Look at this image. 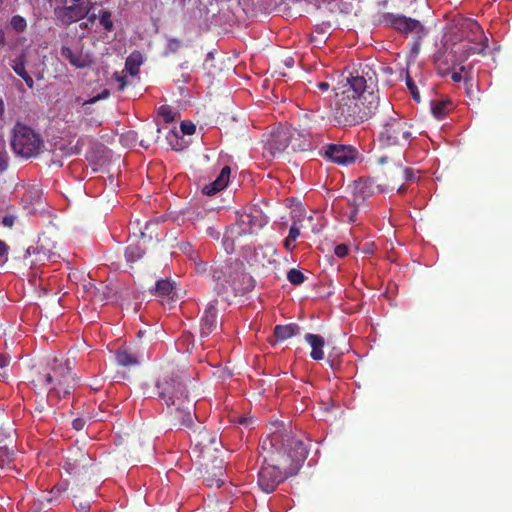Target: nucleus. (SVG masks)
<instances>
[{
    "instance_id": "22",
    "label": "nucleus",
    "mask_w": 512,
    "mask_h": 512,
    "mask_svg": "<svg viewBox=\"0 0 512 512\" xmlns=\"http://www.w3.org/2000/svg\"><path fill=\"white\" fill-rule=\"evenodd\" d=\"M145 355L143 352H130L128 350H119L116 353V361L120 366L129 367L139 364Z\"/></svg>"
},
{
    "instance_id": "14",
    "label": "nucleus",
    "mask_w": 512,
    "mask_h": 512,
    "mask_svg": "<svg viewBox=\"0 0 512 512\" xmlns=\"http://www.w3.org/2000/svg\"><path fill=\"white\" fill-rule=\"evenodd\" d=\"M93 5L94 3L89 2V7L87 8L83 7L82 4L56 6L54 8V16L62 25L68 26L86 17Z\"/></svg>"
},
{
    "instance_id": "50",
    "label": "nucleus",
    "mask_w": 512,
    "mask_h": 512,
    "mask_svg": "<svg viewBox=\"0 0 512 512\" xmlns=\"http://www.w3.org/2000/svg\"><path fill=\"white\" fill-rule=\"evenodd\" d=\"M295 240H290L289 237H286L285 240H284V247L285 249H287L288 251H293L294 248H295V244H294Z\"/></svg>"
},
{
    "instance_id": "57",
    "label": "nucleus",
    "mask_w": 512,
    "mask_h": 512,
    "mask_svg": "<svg viewBox=\"0 0 512 512\" xmlns=\"http://www.w3.org/2000/svg\"><path fill=\"white\" fill-rule=\"evenodd\" d=\"M5 418H7L6 413H5V409L0 407V422L2 420H5Z\"/></svg>"
},
{
    "instance_id": "59",
    "label": "nucleus",
    "mask_w": 512,
    "mask_h": 512,
    "mask_svg": "<svg viewBox=\"0 0 512 512\" xmlns=\"http://www.w3.org/2000/svg\"><path fill=\"white\" fill-rule=\"evenodd\" d=\"M464 81H465V85H466V87H468V86H471V87H472L471 79L465 78V79H464Z\"/></svg>"
},
{
    "instance_id": "60",
    "label": "nucleus",
    "mask_w": 512,
    "mask_h": 512,
    "mask_svg": "<svg viewBox=\"0 0 512 512\" xmlns=\"http://www.w3.org/2000/svg\"><path fill=\"white\" fill-rule=\"evenodd\" d=\"M5 38L3 32L0 30V44H4Z\"/></svg>"
},
{
    "instance_id": "54",
    "label": "nucleus",
    "mask_w": 512,
    "mask_h": 512,
    "mask_svg": "<svg viewBox=\"0 0 512 512\" xmlns=\"http://www.w3.org/2000/svg\"><path fill=\"white\" fill-rule=\"evenodd\" d=\"M3 224L6 227H12L14 224V217L13 216H5L3 218Z\"/></svg>"
},
{
    "instance_id": "58",
    "label": "nucleus",
    "mask_w": 512,
    "mask_h": 512,
    "mask_svg": "<svg viewBox=\"0 0 512 512\" xmlns=\"http://www.w3.org/2000/svg\"><path fill=\"white\" fill-rule=\"evenodd\" d=\"M387 161H388V157H387V156H381V157H379V159H378V163H379V164H384V163H386Z\"/></svg>"
},
{
    "instance_id": "11",
    "label": "nucleus",
    "mask_w": 512,
    "mask_h": 512,
    "mask_svg": "<svg viewBox=\"0 0 512 512\" xmlns=\"http://www.w3.org/2000/svg\"><path fill=\"white\" fill-rule=\"evenodd\" d=\"M268 223V218L262 210L256 206L249 207L239 215L237 226L239 235L252 234L263 228Z\"/></svg>"
},
{
    "instance_id": "4",
    "label": "nucleus",
    "mask_w": 512,
    "mask_h": 512,
    "mask_svg": "<svg viewBox=\"0 0 512 512\" xmlns=\"http://www.w3.org/2000/svg\"><path fill=\"white\" fill-rule=\"evenodd\" d=\"M30 382L36 389H47V401H59L70 395L76 384L68 359L54 358L42 370L32 374Z\"/></svg>"
},
{
    "instance_id": "61",
    "label": "nucleus",
    "mask_w": 512,
    "mask_h": 512,
    "mask_svg": "<svg viewBox=\"0 0 512 512\" xmlns=\"http://www.w3.org/2000/svg\"><path fill=\"white\" fill-rule=\"evenodd\" d=\"M144 142H145V141H144V139H142V140L140 141V144H141L143 147L148 148V147H149V143L145 144Z\"/></svg>"
},
{
    "instance_id": "6",
    "label": "nucleus",
    "mask_w": 512,
    "mask_h": 512,
    "mask_svg": "<svg viewBox=\"0 0 512 512\" xmlns=\"http://www.w3.org/2000/svg\"><path fill=\"white\" fill-rule=\"evenodd\" d=\"M260 456L263 458V465L258 472L257 484L265 493H272L278 485L291 477L287 472L292 471L284 461H279L271 454L266 455L259 449Z\"/></svg>"
},
{
    "instance_id": "17",
    "label": "nucleus",
    "mask_w": 512,
    "mask_h": 512,
    "mask_svg": "<svg viewBox=\"0 0 512 512\" xmlns=\"http://www.w3.org/2000/svg\"><path fill=\"white\" fill-rule=\"evenodd\" d=\"M217 304L218 301L216 299L212 300L204 310L200 322L201 337H208L217 329Z\"/></svg>"
},
{
    "instance_id": "28",
    "label": "nucleus",
    "mask_w": 512,
    "mask_h": 512,
    "mask_svg": "<svg viewBox=\"0 0 512 512\" xmlns=\"http://www.w3.org/2000/svg\"><path fill=\"white\" fill-rule=\"evenodd\" d=\"M144 254L143 249L139 245H129L125 250V257L127 262L134 263L139 260Z\"/></svg>"
},
{
    "instance_id": "24",
    "label": "nucleus",
    "mask_w": 512,
    "mask_h": 512,
    "mask_svg": "<svg viewBox=\"0 0 512 512\" xmlns=\"http://www.w3.org/2000/svg\"><path fill=\"white\" fill-rule=\"evenodd\" d=\"M300 327L295 323H290L287 325H276L274 327V336L277 341H285L294 335L298 334Z\"/></svg>"
},
{
    "instance_id": "48",
    "label": "nucleus",
    "mask_w": 512,
    "mask_h": 512,
    "mask_svg": "<svg viewBox=\"0 0 512 512\" xmlns=\"http://www.w3.org/2000/svg\"><path fill=\"white\" fill-rule=\"evenodd\" d=\"M403 173H404V178L407 181H412V180H415V178H416L415 174H414V170L411 168H405L403 170Z\"/></svg>"
},
{
    "instance_id": "49",
    "label": "nucleus",
    "mask_w": 512,
    "mask_h": 512,
    "mask_svg": "<svg viewBox=\"0 0 512 512\" xmlns=\"http://www.w3.org/2000/svg\"><path fill=\"white\" fill-rule=\"evenodd\" d=\"M465 71V66H461L460 68V72H453L451 74V79L454 81V82H460L462 80V75L461 73Z\"/></svg>"
},
{
    "instance_id": "53",
    "label": "nucleus",
    "mask_w": 512,
    "mask_h": 512,
    "mask_svg": "<svg viewBox=\"0 0 512 512\" xmlns=\"http://www.w3.org/2000/svg\"><path fill=\"white\" fill-rule=\"evenodd\" d=\"M316 87L321 91H327L330 88V84L327 81L318 82Z\"/></svg>"
},
{
    "instance_id": "30",
    "label": "nucleus",
    "mask_w": 512,
    "mask_h": 512,
    "mask_svg": "<svg viewBox=\"0 0 512 512\" xmlns=\"http://www.w3.org/2000/svg\"><path fill=\"white\" fill-rule=\"evenodd\" d=\"M288 281L293 285H301L305 282L306 277L299 269L292 268L287 273Z\"/></svg>"
},
{
    "instance_id": "35",
    "label": "nucleus",
    "mask_w": 512,
    "mask_h": 512,
    "mask_svg": "<svg viewBox=\"0 0 512 512\" xmlns=\"http://www.w3.org/2000/svg\"><path fill=\"white\" fill-rule=\"evenodd\" d=\"M11 27L18 33L24 32L27 28V22L24 17L15 15L10 21Z\"/></svg>"
},
{
    "instance_id": "26",
    "label": "nucleus",
    "mask_w": 512,
    "mask_h": 512,
    "mask_svg": "<svg viewBox=\"0 0 512 512\" xmlns=\"http://www.w3.org/2000/svg\"><path fill=\"white\" fill-rule=\"evenodd\" d=\"M154 293L158 296H168L172 299L175 295L174 282L169 279L158 280L155 284Z\"/></svg>"
},
{
    "instance_id": "21",
    "label": "nucleus",
    "mask_w": 512,
    "mask_h": 512,
    "mask_svg": "<svg viewBox=\"0 0 512 512\" xmlns=\"http://www.w3.org/2000/svg\"><path fill=\"white\" fill-rule=\"evenodd\" d=\"M305 341L311 347L310 356L313 360L320 361L324 358V338L318 334L307 333L305 335Z\"/></svg>"
},
{
    "instance_id": "51",
    "label": "nucleus",
    "mask_w": 512,
    "mask_h": 512,
    "mask_svg": "<svg viewBox=\"0 0 512 512\" xmlns=\"http://www.w3.org/2000/svg\"><path fill=\"white\" fill-rule=\"evenodd\" d=\"M195 270L197 273H205L207 270V265L204 262H195Z\"/></svg>"
},
{
    "instance_id": "46",
    "label": "nucleus",
    "mask_w": 512,
    "mask_h": 512,
    "mask_svg": "<svg viewBox=\"0 0 512 512\" xmlns=\"http://www.w3.org/2000/svg\"><path fill=\"white\" fill-rule=\"evenodd\" d=\"M85 426V420L82 419V418H75L73 421H72V427L77 430V431H80L84 428Z\"/></svg>"
},
{
    "instance_id": "9",
    "label": "nucleus",
    "mask_w": 512,
    "mask_h": 512,
    "mask_svg": "<svg viewBox=\"0 0 512 512\" xmlns=\"http://www.w3.org/2000/svg\"><path fill=\"white\" fill-rule=\"evenodd\" d=\"M291 138V128H278L273 131L264 143L263 157L272 160L281 156L289 149Z\"/></svg>"
},
{
    "instance_id": "3",
    "label": "nucleus",
    "mask_w": 512,
    "mask_h": 512,
    "mask_svg": "<svg viewBox=\"0 0 512 512\" xmlns=\"http://www.w3.org/2000/svg\"><path fill=\"white\" fill-rule=\"evenodd\" d=\"M377 142L382 149L405 151L416 139L412 123L396 112L389 102L377 110Z\"/></svg>"
},
{
    "instance_id": "38",
    "label": "nucleus",
    "mask_w": 512,
    "mask_h": 512,
    "mask_svg": "<svg viewBox=\"0 0 512 512\" xmlns=\"http://www.w3.org/2000/svg\"><path fill=\"white\" fill-rule=\"evenodd\" d=\"M180 130L184 135H192L196 131V126L191 121H183Z\"/></svg>"
},
{
    "instance_id": "25",
    "label": "nucleus",
    "mask_w": 512,
    "mask_h": 512,
    "mask_svg": "<svg viewBox=\"0 0 512 512\" xmlns=\"http://www.w3.org/2000/svg\"><path fill=\"white\" fill-rule=\"evenodd\" d=\"M291 133L289 149L292 152L306 151L310 146L308 139L295 129H291Z\"/></svg>"
},
{
    "instance_id": "56",
    "label": "nucleus",
    "mask_w": 512,
    "mask_h": 512,
    "mask_svg": "<svg viewBox=\"0 0 512 512\" xmlns=\"http://www.w3.org/2000/svg\"><path fill=\"white\" fill-rule=\"evenodd\" d=\"M5 111V105L3 99L0 97V117L4 114Z\"/></svg>"
},
{
    "instance_id": "20",
    "label": "nucleus",
    "mask_w": 512,
    "mask_h": 512,
    "mask_svg": "<svg viewBox=\"0 0 512 512\" xmlns=\"http://www.w3.org/2000/svg\"><path fill=\"white\" fill-rule=\"evenodd\" d=\"M27 62V55L22 51L18 56L10 61V66L13 71L26 83L29 88H33L34 80L26 71L25 65Z\"/></svg>"
},
{
    "instance_id": "40",
    "label": "nucleus",
    "mask_w": 512,
    "mask_h": 512,
    "mask_svg": "<svg viewBox=\"0 0 512 512\" xmlns=\"http://www.w3.org/2000/svg\"><path fill=\"white\" fill-rule=\"evenodd\" d=\"M206 483H207V486L209 487H217V488H220L224 481L220 478V477H213V478H210V477H207L205 479Z\"/></svg>"
},
{
    "instance_id": "33",
    "label": "nucleus",
    "mask_w": 512,
    "mask_h": 512,
    "mask_svg": "<svg viewBox=\"0 0 512 512\" xmlns=\"http://www.w3.org/2000/svg\"><path fill=\"white\" fill-rule=\"evenodd\" d=\"M47 403H48V405L50 406V409H48V408L46 407V404L44 403L43 399H41V401H40V402H38V403H37V406L35 407V410H34V416H35V415H39V416H40V417H39V419L41 420V419H42V416H41V415H42L44 412L51 413L52 415H54V414H55V410L53 409V406H54V404H55L56 402H55V401H52V402H48V401H47Z\"/></svg>"
},
{
    "instance_id": "41",
    "label": "nucleus",
    "mask_w": 512,
    "mask_h": 512,
    "mask_svg": "<svg viewBox=\"0 0 512 512\" xmlns=\"http://www.w3.org/2000/svg\"><path fill=\"white\" fill-rule=\"evenodd\" d=\"M8 246L5 242L0 240V265L7 261Z\"/></svg>"
},
{
    "instance_id": "5",
    "label": "nucleus",
    "mask_w": 512,
    "mask_h": 512,
    "mask_svg": "<svg viewBox=\"0 0 512 512\" xmlns=\"http://www.w3.org/2000/svg\"><path fill=\"white\" fill-rule=\"evenodd\" d=\"M188 382L189 377L183 371H167L156 382L157 395L168 408L176 404L182 405L189 396Z\"/></svg>"
},
{
    "instance_id": "55",
    "label": "nucleus",
    "mask_w": 512,
    "mask_h": 512,
    "mask_svg": "<svg viewBox=\"0 0 512 512\" xmlns=\"http://www.w3.org/2000/svg\"><path fill=\"white\" fill-rule=\"evenodd\" d=\"M9 363V359L3 355V354H0V369H3L5 368Z\"/></svg>"
},
{
    "instance_id": "23",
    "label": "nucleus",
    "mask_w": 512,
    "mask_h": 512,
    "mask_svg": "<svg viewBox=\"0 0 512 512\" xmlns=\"http://www.w3.org/2000/svg\"><path fill=\"white\" fill-rule=\"evenodd\" d=\"M370 187H371V183L366 182L362 187L356 188V190L354 192L353 200L351 202L352 210L349 215V222H356L358 207L364 201L365 195H366V190H369Z\"/></svg>"
},
{
    "instance_id": "10",
    "label": "nucleus",
    "mask_w": 512,
    "mask_h": 512,
    "mask_svg": "<svg viewBox=\"0 0 512 512\" xmlns=\"http://www.w3.org/2000/svg\"><path fill=\"white\" fill-rule=\"evenodd\" d=\"M466 27L473 34V37L470 38L469 41L475 43V45H459L455 53L460 55V61H464L471 55L484 53L485 49L488 47V39L485 37L481 26L476 21H467Z\"/></svg>"
},
{
    "instance_id": "19",
    "label": "nucleus",
    "mask_w": 512,
    "mask_h": 512,
    "mask_svg": "<svg viewBox=\"0 0 512 512\" xmlns=\"http://www.w3.org/2000/svg\"><path fill=\"white\" fill-rule=\"evenodd\" d=\"M230 174L231 168L229 166L223 167L217 178L213 182L206 184L202 188L203 194L212 196L217 192L223 190L229 183Z\"/></svg>"
},
{
    "instance_id": "37",
    "label": "nucleus",
    "mask_w": 512,
    "mask_h": 512,
    "mask_svg": "<svg viewBox=\"0 0 512 512\" xmlns=\"http://www.w3.org/2000/svg\"><path fill=\"white\" fill-rule=\"evenodd\" d=\"M303 228V225L301 224L300 221H293L290 229H289V233H288V236L290 238V240H295L299 237L300 235V230Z\"/></svg>"
},
{
    "instance_id": "32",
    "label": "nucleus",
    "mask_w": 512,
    "mask_h": 512,
    "mask_svg": "<svg viewBox=\"0 0 512 512\" xmlns=\"http://www.w3.org/2000/svg\"><path fill=\"white\" fill-rule=\"evenodd\" d=\"M158 115L164 120L165 123H172L175 120L176 113L169 105H162L158 108Z\"/></svg>"
},
{
    "instance_id": "7",
    "label": "nucleus",
    "mask_w": 512,
    "mask_h": 512,
    "mask_svg": "<svg viewBox=\"0 0 512 512\" xmlns=\"http://www.w3.org/2000/svg\"><path fill=\"white\" fill-rule=\"evenodd\" d=\"M11 146L15 154L29 159L41 153L44 148V141L34 129L17 122L13 128Z\"/></svg>"
},
{
    "instance_id": "13",
    "label": "nucleus",
    "mask_w": 512,
    "mask_h": 512,
    "mask_svg": "<svg viewBox=\"0 0 512 512\" xmlns=\"http://www.w3.org/2000/svg\"><path fill=\"white\" fill-rule=\"evenodd\" d=\"M320 153L324 158L339 165L353 164L358 154L353 146L343 144H326Z\"/></svg>"
},
{
    "instance_id": "29",
    "label": "nucleus",
    "mask_w": 512,
    "mask_h": 512,
    "mask_svg": "<svg viewBox=\"0 0 512 512\" xmlns=\"http://www.w3.org/2000/svg\"><path fill=\"white\" fill-rule=\"evenodd\" d=\"M449 101H438L432 105V113L437 119H443L448 113Z\"/></svg>"
},
{
    "instance_id": "27",
    "label": "nucleus",
    "mask_w": 512,
    "mask_h": 512,
    "mask_svg": "<svg viewBox=\"0 0 512 512\" xmlns=\"http://www.w3.org/2000/svg\"><path fill=\"white\" fill-rule=\"evenodd\" d=\"M16 430L10 421L2 420L0 422V444L6 441H12L15 437Z\"/></svg>"
},
{
    "instance_id": "43",
    "label": "nucleus",
    "mask_w": 512,
    "mask_h": 512,
    "mask_svg": "<svg viewBox=\"0 0 512 512\" xmlns=\"http://www.w3.org/2000/svg\"><path fill=\"white\" fill-rule=\"evenodd\" d=\"M145 132H148L151 137L148 138V141L149 140H152V141H157V139L159 138V134L161 132V129L157 126V127H150L148 129H145Z\"/></svg>"
},
{
    "instance_id": "47",
    "label": "nucleus",
    "mask_w": 512,
    "mask_h": 512,
    "mask_svg": "<svg viewBox=\"0 0 512 512\" xmlns=\"http://www.w3.org/2000/svg\"><path fill=\"white\" fill-rule=\"evenodd\" d=\"M7 168V153L0 151V173Z\"/></svg>"
},
{
    "instance_id": "64",
    "label": "nucleus",
    "mask_w": 512,
    "mask_h": 512,
    "mask_svg": "<svg viewBox=\"0 0 512 512\" xmlns=\"http://www.w3.org/2000/svg\"><path fill=\"white\" fill-rule=\"evenodd\" d=\"M170 133H171L174 137H176V138L178 137L177 132H175L174 130H171V131H170Z\"/></svg>"
},
{
    "instance_id": "8",
    "label": "nucleus",
    "mask_w": 512,
    "mask_h": 512,
    "mask_svg": "<svg viewBox=\"0 0 512 512\" xmlns=\"http://www.w3.org/2000/svg\"><path fill=\"white\" fill-rule=\"evenodd\" d=\"M242 273L238 270V264L225 262L213 268L212 277L215 281V291L218 295L228 298L235 296L240 290L238 279Z\"/></svg>"
},
{
    "instance_id": "52",
    "label": "nucleus",
    "mask_w": 512,
    "mask_h": 512,
    "mask_svg": "<svg viewBox=\"0 0 512 512\" xmlns=\"http://www.w3.org/2000/svg\"><path fill=\"white\" fill-rule=\"evenodd\" d=\"M116 80L119 83V90H124L127 85L126 76H116Z\"/></svg>"
},
{
    "instance_id": "12",
    "label": "nucleus",
    "mask_w": 512,
    "mask_h": 512,
    "mask_svg": "<svg viewBox=\"0 0 512 512\" xmlns=\"http://www.w3.org/2000/svg\"><path fill=\"white\" fill-rule=\"evenodd\" d=\"M190 440L194 446V450L199 452L203 458L210 455L212 451L218 450L216 434L209 432L202 425H198L195 429L192 430Z\"/></svg>"
},
{
    "instance_id": "1",
    "label": "nucleus",
    "mask_w": 512,
    "mask_h": 512,
    "mask_svg": "<svg viewBox=\"0 0 512 512\" xmlns=\"http://www.w3.org/2000/svg\"><path fill=\"white\" fill-rule=\"evenodd\" d=\"M347 82L346 89L336 92L332 114L337 124L354 126L376 116L380 97L375 71L365 65L351 74Z\"/></svg>"
},
{
    "instance_id": "44",
    "label": "nucleus",
    "mask_w": 512,
    "mask_h": 512,
    "mask_svg": "<svg viewBox=\"0 0 512 512\" xmlns=\"http://www.w3.org/2000/svg\"><path fill=\"white\" fill-rule=\"evenodd\" d=\"M108 95H109V92L107 90H104L101 94H98V95L92 97L91 99L83 102V105L94 104L97 101H99L100 99H104V98L108 97Z\"/></svg>"
},
{
    "instance_id": "39",
    "label": "nucleus",
    "mask_w": 512,
    "mask_h": 512,
    "mask_svg": "<svg viewBox=\"0 0 512 512\" xmlns=\"http://www.w3.org/2000/svg\"><path fill=\"white\" fill-rule=\"evenodd\" d=\"M182 46L183 43L180 39L170 38L168 40L167 48L171 53H176Z\"/></svg>"
},
{
    "instance_id": "45",
    "label": "nucleus",
    "mask_w": 512,
    "mask_h": 512,
    "mask_svg": "<svg viewBox=\"0 0 512 512\" xmlns=\"http://www.w3.org/2000/svg\"><path fill=\"white\" fill-rule=\"evenodd\" d=\"M78 512H89L90 510V503L88 501L85 502H78L74 503Z\"/></svg>"
},
{
    "instance_id": "2",
    "label": "nucleus",
    "mask_w": 512,
    "mask_h": 512,
    "mask_svg": "<svg viewBox=\"0 0 512 512\" xmlns=\"http://www.w3.org/2000/svg\"><path fill=\"white\" fill-rule=\"evenodd\" d=\"M259 449L266 455L271 454L289 465L293 469L287 472L290 476L297 474L308 455L304 434L288 431L282 424L277 425L273 432L261 438Z\"/></svg>"
},
{
    "instance_id": "34",
    "label": "nucleus",
    "mask_w": 512,
    "mask_h": 512,
    "mask_svg": "<svg viewBox=\"0 0 512 512\" xmlns=\"http://www.w3.org/2000/svg\"><path fill=\"white\" fill-rule=\"evenodd\" d=\"M137 57H140V55H137ZM139 66L140 62L136 59V56L134 54L130 55L125 64V68L128 70V72L131 75H137L139 72Z\"/></svg>"
},
{
    "instance_id": "42",
    "label": "nucleus",
    "mask_w": 512,
    "mask_h": 512,
    "mask_svg": "<svg viewBox=\"0 0 512 512\" xmlns=\"http://www.w3.org/2000/svg\"><path fill=\"white\" fill-rule=\"evenodd\" d=\"M348 251V246L345 244H339L334 249L335 254L340 258L345 257L348 254Z\"/></svg>"
},
{
    "instance_id": "18",
    "label": "nucleus",
    "mask_w": 512,
    "mask_h": 512,
    "mask_svg": "<svg viewBox=\"0 0 512 512\" xmlns=\"http://www.w3.org/2000/svg\"><path fill=\"white\" fill-rule=\"evenodd\" d=\"M60 53L63 58L68 60L69 63L77 69L89 68L93 64V60L88 54L74 52L68 46H62Z\"/></svg>"
},
{
    "instance_id": "36",
    "label": "nucleus",
    "mask_w": 512,
    "mask_h": 512,
    "mask_svg": "<svg viewBox=\"0 0 512 512\" xmlns=\"http://www.w3.org/2000/svg\"><path fill=\"white\" fill-rule=\"evenodd\" d=\"M406 85L412 95V98L415 101L420 102L419 90H418L416 84L414 83V81L409 77V75H407V77H406Z\"/></svg>"
},
{
    "instance_id": "62",
    "label": "nucleus",
    "mask_w": 512,
    "mask_h": 512,
    "mask_svg": "<svg viewBox=\"0 0 512 512\" xmlns=\"http://www.w3.org/2000/svg\"><path fill=\"white\" fill-rule=\"evenodd\" d=\"M406 191V187L404 186H401L399 189H398V192L399 193H404Z\"/></svg>"
},
{
    "instance_id": "15",
    "label": "nucleus",
    "mask_w": 512,
    "mask_h": 512,
    "mask_svg": "<svg viewBox=\"0 0 512 512\" xmlns=\"http://www.w3.org/2000/svg\"><path fill=\"white\" fill-rule=\"evenodd\" d=\"M173 406L175 408H168L171 424L173 426L191 428L193 426L192 408L194 407V404L189 399V396H187V401L182 405L176 404Z\"/></svg>"
},
{
    "instance_id": "31",
    "label": "nucleus",
    "mask_w": 512,
    "mask_h": 512,
    "mask_svg": "<svg viewBox=\"0 0 512 512\" xmlns=\"http://www.w3.org/2000/svg\"><path fill=\"white\" fill-rule=\"evenodd\" d=\"M111 16V12L108 10L101 11L99 14V23L107 32H111L114 29Z\"/></svg>"
},
{
    "instance_id": "63",
    "label": "nucleus",
    "mask_w": 512,
    "mask_h": 512,
    "mask_svg": "<svg viewBox=\"0 0 512 512\" xmlns=\"http://www.w3.org/2000/svg\"><path fill=\"white\" fill-rule=\"evenodd\" d=\"M89 19H90V21H94L96 19V15L95 14L90 15Z\"/></svg>"
},
{
    "instance_id": "16",
    "label": "nucleus",
    "mask_w": 512,
    "mask_h": 512,
    "mask_svg": "<svg viewBox=\"0 0 512 512\" xmlns=\"http://www.w3.org/2000/svg\"><path fill=\"white\" fill-rule=\"evenodd\" d=\"M386 21L396 30L403 33H416L423 32L422 24L413 18L406 17L404 15L388 13L386 15Z\"/></svg>"
}]
</instances>
